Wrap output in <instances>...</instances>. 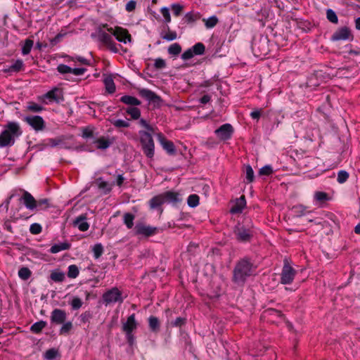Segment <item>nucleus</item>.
Here are the masks:
<instances>
[{
	"mask_svg": "<svg viewBox=\"0 0 360 360\" xmlns=\"http://www.w3.org/2000/svg\"><path fill=\"white\" fill-rule=\"evenodd\" d=\"M139 123L144 129L139 131L141 149L148 158L152 159L155 155V143L153 138V134L155 133L154 129L144 119H141Z\"/></svg>",
	"mask_w": 360,
	"mask_h": 360,
	"instance_id": "nucleus-1",
	"label": "nucleus"
},
{
	"mask_svg": "<svg viewBox=\"0 0 360 360\" xmlns=\"http://www.w3.org/2000/svg\"><path fill=\"white\" fill-rule=\"evenodd\" d=\"M255 267L247 258L239 260L233 271V281L238 285H243L247 278L254 274Z\"/></svg>",
	"mask_w": 360,
	"mask_h": 360,
	"instance_id": "nucleus-2",
	"label": "nucleus"
},
{
	"mask_svg": "<svg viewBox=\"0 0 360 360\" xmlns=\"http://www.w3.org/2000/svg\"><path fill=\"white\" fill-rule=\"evenodd\" d=\"M18 123L9 122L0 134V147L11 146L15 143V139L22 134Z\"/></svg>",
	"mask_w": 360,
	"mask_h": 360,
	"instance_id": "nucleus-3",
	"label": "nucleus"
},
{
	"mask_svg": "<svg viewBox=\"0 0 360 360\" xmlns=\"http://www.w3.org/2000/svg\"><path fill=\"white\" fill-rule=\"evenodd\" d=\"M158 231V228L147 225L143 222H137L134 227V233L145 238H148L155 235Z\"/></svg>",
	"mask_w": 360,
	"mask_h": 360,
	"instance_id": "nucleus-4",
	"label": "nucleus"
},
{
	"mask_svg": "<svg viewBox=\"0 0 360 360\" xmlns=\"http://www.w3.org/2000/svg\"><path fill=\"white\" fill-rule=\"evenodd\" d=\"M296 271L290 265L288 260H284V264L281 274V283L282 284H290L295 278Z\"/></svg>",
	"mask_w": 360,
	"mask_h": 360,
	"instance_id": "nucleus-5",
	"label": "nucleus"
},
{
	"mask_svg": "<svg viewBox=\"0 0 360 360\" xmlns=\"http://www.w3.org/2000/svg\"><path fill=\"white\" fill-rule=\"evenodd\" d=\"M103 300L105 305L115 302H122V293L117 288H112L106 291L102 296Z\"/></svg>",
	"mask_w": 360,
	"mask_h": 360,
	"instance_id": "nucleus-6",
	"label": "nucleus"
},
{
	"mask_svg": "<svg viewBox=\"0 0 360 360\" xmlns=\"http://www.w3.org/2000/svg\"><path fill=\"white\" fill-rule=\"evenodd\" d=\"M24 121L31 126L35 131H42L45 128V122L41 116H26L24 118Z\"/></svg>",
	"mask_w": 360,
	"mask_h": 360,
	"instance_id": "nucleus-7",
	"label": "nucleus"
},
{
	"mask_svg": "<svg viewBox=\"0 0 360 360\" xmlns=\"http://www.w3.org/2000/svg\"><path fill=\"white\" fill-rule=\"evenodd\" d=\"M98 40L106 46L111 51L117 53L118 51L116 44L113 41L112 36L103 31H100L98 34Z\"/></svg>",
	"mask_w": 360,
	"mask_h": 360,
	"instance_id": "nucleus-8",
	"label": "nucleus"
},
{
	"mask_svg": "<svg viewBox=\"0 0 360 360\" xmlns=\"http://www.w3.org/2000/svg\"><path fill=\"white\" fill-rule=\"evenodd\" d=\"M353 39L350 30L347 27L337 30L331 37L333 41L349 40Z\"/></svg>",
	"mask_w": 360,
	"mask_h": 360,
	"instance_id": "nucleus-9",
	"label": "nucleus"
},
{
	"mask_svg": "<svg viewBox=\"0 0 360 360\" xmlns=\"http://www.w3.org/2000/svg\"><path fill=\"white\" fill-rule=\"evenodd\" d=\"M233 128L230 124H224L215 130V134L221 140L226 141L231 138Z\"/></svg>",
	"mask_w": 360,
	"mask_h": 360,
	"instance_id": "nucleus-10",
	"label": "nucleus"
},
{
	"mask_svg": "<svg viewBox=\"0 0 360 360\" xmlns=\"http://www.w3.org/2000/svg\"><path fill=\"white\" fill-rule=\"evenodd\" d=\"M67 319L66 312L60 309H55L51 314V322L53 324L60 325L63 323Z\"/></svg>",
	"mask_w": 360,
	"mask_h": 360,
	"instance_id": "nucleus-11",
	"label": "nucleus"
},
{
	"mask_svg": "<svg viewBox=\"0 0 360 360\" xmlns=\"http://www.w3.org/2000/svg\"><path fill=\"white\" fill-rule=\"evenodd\" d=\"M44 98H47L50 102L60 103L64 100L63 91L60 89L54 88L48 91L43 96Z\"/></svg>",
	"mask_w": 360,
	"mask_h": 360,
	"instance_id": "nucleus-12",
	"label": "nucleus"
},
{
	"mask_svg": "<svg viewBox=\"0 0 360 360\" xmlns=\"http://www.w3.org/2000/svg\"><path fill=\"white\" fill-rule=\"evenodd\" d=\"M158 139L161 146L168 154L174 155L176 148L172 141L167 140L162 134H158Z\"/></svg>",
	"mask_w": 360,
	"mask_h": 360,
	"instance_id": "nucleus-13",
	"label": "nucleus"
},
{
	"mask_svg": "<svg viewBox=\"0 0 360 360\" xmlns=\"http://www.w3.org/2000/svg\"><path fill=\"white\" fill-rule=\"evenodd\" d=\"M235 233L237 239L242 242L249 241L252 236V231L244 226L238 227L235 231Z\"/></svg>",
	"mask_w": 360,
	"mask_h": 360,
	"instance_id": "nucleus-14",
	"label": "nucleus"
},
{
	"mask_svg": "<svg viewBox=\"0 0 360 360\" xmlns=\"http://www.w3.org/2000/svg\"><path fill=\"white\" fill-rule=\"evenodd\" d=\"M113 35L116 39L120 42L127 43V40L131 41V35L128 33L126 29L120 27H116L113 31Z\"/></svg>",
	"mask_w": 360,
	"mask_h": 360,
	"instance_id": "nucleus-15",
	"label": "nucleus"
},
{
	"mask_svg": "<svg viewBox=\"0 0 360 360\" xmlns=\"http://www.w3.org/2000/svg\"><path fill=\"white\" fill-rule=\"evenodd\" d=\"M113 137L101 136L94 141L96 148L100 150H105L109 148L114 142Z\"/></svg>",
	"mask_w": 360,
	"mask_h": 360,
	"instance_id": "nucleus-16",
	"label": "nucleus"
},
{
	"mask_svg": "<svg viewBox=\"0 0 360 360\" xmlns=\"http://www.w3.org/2000/svg\"><path fill=\"white\" fill-rule=\"evenodd\" d=\"M139 94L141 97L150 102L158 103L161 101L159 96H158L155 92L147 89H139Z\"/></svg>",
	"mask_w": 360,
	"mask_h": 360,
	"instance_id": "nucleus-17",
	"label": "nucleus"
},
{
	"mask_svg": "<svg viewBox=\"0 0 360 360\" xmlns=\"http://www.w3.org/2000/svg\"><path fill=\"white\" fill-rule=\"evenodd\" d=\"M21 200H23L24 205L27 209L34 210L37 208V200L29 192L24 191Z\"/></svg>",
	"mask_w": 360,
	"mask_h": 360,
	"instance_id": "nucleus-18",
	"label": "nucleus"
},
{
	"mask_svg": "<svg viewBox=\"0 0 360 360\" xmlns=\"http://www.w3.org/2000/svg\"><path fill=\"white\" fill-rule=\"evenodd\" d=\"M137 327V322L135 319V314L130 315L122 326V330L125 333H132Z\"/></svg>",
	"mask_w": 360,
	"mask_h": 360,
	"instance_id": "nucleus-19",
	"label": "nucleus"
},
{
	"mask_svg": "<svg viewBox=\"0 0 360 360\" xmlns=\"http://www.w3.org/2000/svg\"><path fill=\"white\" fill-rule=\"evenodd\" d=\"M96 184L98 186V188L103 191V192L105 194L109 193L111 191L112 187L115 186V183L114 181L112 182H108L105 181L102 177H99L96 181Z\"/></svg>",
	"mask_w": 360,
	"mask_h": 360,
	"instance_id": "nucleus-20",
	"label": "nucleus"
},
{
	"mask_svg": "<svg viewBox=\"0 0 360 360\" xmlns=\"http://www.w3.org/2000/svg\"><path fill=\"white\" fill-rule=\"evenodd\" d=\"M245 205V198L244 195H242L236 200L235 204L231 207L230 212L232 214L241 213Z\"/></svg>",
	"mask_w": 360,
	"mask_h": 360,
	"instance_id": "nucleus-21",
	"label": "nucleus"
},
{
	"mask_svg": "<svg viewBox=\"0 0 360 360\" xmlns=\"http://www.w3.org/2000/svg\"><path fill=\"white\" fill-rule=\"evenodd\" d=\"M86 217L84 215H80L75 219L74 221V224L77 226L78 229L81 231H86L89 229V225L86 221Z\"/></svg>",
	"mask_w": 360,
	"mask_h": 360,
	"instance_id": "nucleus-22",
	"label": "nucleus"
},
{
	"mask_svg": "<svg viewBox=\"0 0 360 360\" xmlns=\"http://www.w3.org/2000/svg\"><path fill=\"white\" fill-rule=\"evenodd\" d=\"M264 314L265 317H268L271 321H276L275 319H283V316L281 311L275 309H269L266 310Z\"/></svg>",
	"mask_w": 360,
	"mask_h": 360,
	"instance_id": "nucleus-23",
	"label": "nucleus"
},
{
	"mask_svg": "<svg viewBox=\"0 0 360 360\" xmlns=\"http://www.w3.org/2000/svg\"><path fill=\"white\" fill-rule=\"evenodd\" d=\"M163 199L165 202H176L179 201V193L173 191H167L162 194Z\"/></svg>",
	"mask_w": 360,
	"mask_h": 360,
	"instance_id": "nucleus-24",
	"label": "nucleus"
},
{
	"mask_svg": "<svg viewBox=\"0 0 360 360\" xmlns=\"http://www.w3.org/2000/svg\"><path fill=\"white\" fill-rule=\"evenodd\" d=\"M120 101L127 105H131V107H135L141 105V101L131 96H123L121 97Z\"/></svg>",
	"mask_w": 360,
	"mask_h": 360,
	"instance_id": "nucleus-25",
	"label": "nucleus"
},
{
	"mask_svg": "<svg viewBox=\"0 0 360 360\" xmlns=\"http://www.w3.org/2000/svg\"><path fill=\"white\" fill-rule=\"evenodd\" d=\"M148 325L150 330L153 333H158L160 330V321L159 319L153 316L148 318Z\"/></svg>",
	"mask_w": 360,
	"mask_h": 360,
	"instance_id": "nucleus-26",
	"label": "nucleus"
},
{
	"mask_svg": "<svg viewBox=\"0 0 360 360\" xmlns=\"http://www.w3.org/2000/svg\"><path fill=\"white\" fill-rule=\"evenodd\" d=\"M103 82L105 89L109 94H113L115 91V84L111 76L105 77Z\"/></svg>",
	"mask_w": 360,
	"mask_h": 360,
	"instance_id": "nucleus-27",
	"label": "nucleus"
},
{
	"mask_svg": "<svg viewBox=\"0 0 360 360\" xmlns=\"http://www.w3.org/2000/svg\"><path fill=\"white\" fill-rule=\"evenodd\" d=\"M70 247V243H61L60 244H55L51 248V253H58L62 250H68Z\"/></svg>",
	"mask_w": 360,
	"mask_h": 360,
	"instance_id": "nucleus-28",
	"label": "nucleus"
},
{
	"mask_svg": "<svg viewBox=\"0 0 360 360\" xmlns=\"http://www.w3.org/2000/svg\"><path fill=\"white\" fill-rule=\"evenodd\" d=\"M200 15L198 13L189 12L187 13L184 17V20L187 24L193 23L200 19Z\"/></svg>",
	"mask_w": 360,
	"mask_h": 360,
	"instance_id": "nucleus-29",
	"label": "nucleus"
},
{
	"mask_svg": "<svg viewBox=\"0 0 360 360\" xmlns=\"http://www.w3.org/2000/svg\"><path fill=\"white\" fill-rule=\"evenodd\" d=\"M165 202L162 195L153 197L150 200V207L151 209H155Z\"/></svg>",
	"mask_w": 360,
	"mask_h": 360,
	"instance_id": "nucleus-30",
	"label": "nucleus"
},
{
	"mask_svg": "<svg viewBox=\"0 0 360 360\" xmlns=\"http://www.w3.org/2000/svg\"><path fill=\"white\" fill-rule=\"evenodd\" d=\"M46 326V322L44 321H39L34 323L30 327V330L34 333H39Z\"/></svg>",
	"mask_w": 360,
	"mask_h": 360,
	"instance_id": "nucleus-31",
	"label": "nucleus"
},
{
	"mask_svg": "<svg viewBox=\"0 0 360 360\" xmlns=\"http://www.w3.org/2000/svg\"><path fill=\"white\" fill-rule=\"evenodd\" d=\"M32 275V271L29 268L23 266L18 270V276L23 281L28 280Z\"/></svg>",
	"mask_w": 360,
	"mask_h": 360,
	"instance_id": "nucleus-32",
	"label": "nucleus"
},
{
	"mask_svg": "<svg viewBox=\"0 0 360 360\" xmlns=\"http://www.w3.org/2000/svg\"><path fill=\"white\" fill-rule=\"evenodd\" d=\"M50 278L55 282H62L65 279V274L60 271H53L50 275Z\"/></svg>",
	"mask_w": 360,
	"mask_h": 360,
	"instance_id": "nucleus-33",
	"label": "nucleus"
},
{
	"mask_svg": "<svg viewBox=\"0 0 360 360\" xmlns=\"http://www.w3.org/2000/svg\"><path fill=\"white\" fill-rule=\"evenodd\" d=\"M126 112L129 115L133 120H137L141 116L140 110L135 107H129L126 109Z\"/></svg>",
	"mask_w": 360,
	"mask_h": 360,
	"instance_id": "nucleus-34",
	"label": "nucleus"
},
{
	"mask_svg": "<svg viewBox=\"0 0 360 360\" xmlns=\"http://www.w3.org/2000/svg\"><path fill=\"white\" fill-rule=\"evenodd\" d=\"M124 223L128 229L134 226V215L131 213H125L123 216Z\"/></svg>",
	"mask_w": 360,
	"mask_h": 360,
	"instance_id": "nucleus-35",
	"label": "nucleus"
},
{
	"mask_svg": "<svg viewBox=\"0 0 360 360\" xmlns=\"http://www.w3.org/2000/svg\"><path fill=\"white\" fill-rule=\"evenodd\" d=\"M23 67V62L21 60H17L13 65H11L8 70L5 72H19Z\"/></svg>",
	"mask_w": 360,
	"mask_h": 360,
	"instance_id": "nucleus-36",
	"label": "nucleus"
},
{
	"mask_svg": "<svg viewBox=\"0 0 360 360\" xmlns=\"http://www.w3.org/2000/svg\"><path fill=\"white\" fill-rule=\"evenodd\" d=\"M181 47L177 43L172 44L168 48L169 54L172 55V56H177L181 53Z\"/></svg>",
	"mask_w": 360,
	"mask_h": 360,
	"instance_id": "nucleus-37",
	"label": "nucleus"
},
{
	"mask_svg": "<svg viewBox=\"0 0 360 360\" xmlns=\"http://www.w3.org/2000/svg\"><path fill=\"white\" fill-rule=\"evenodd\" d=\"M79 273V269L75 264H72L68 266V276L69 278H75L78 276Z\"/></svg>",
	"mask_w": 360,
	"mask_h": 360,
	"instance_id": "nucleus-38",
	"label": "nucleus"
},
{
	"mask_svg": "<svg viewBox=\"0 0 360 360\" xmlns=\"http://www.w3.org/2000/svg\"><path fill=\"white\" fill-rule=\"evenodd\" d=\"M191 49L195 55H202L205 51V46L201 42L195 44Z\"/></svg>",
	"mask_w": 360,
	"mask_h": 360,
	"instance_id": "nucleus-39",
	"label": "nucleus"
},
{
	"mask_svg": "<svg viewBox=\"0 0 360 360\" xmlns=\"http://www.w3.org/2000/svg\"><path fill=\"white\" fill-rule=\"evenodd\" d=\"M187 203L189 207H195L199 204V197L196 194L190 195L187 200Z\"/></svg>",
	"mask_w": 360,
	"mask_h": 360,
	"instance_id": "nucleus-40",
	"label": "nucleus"
},
{
	"mask_svg": "<svg viewBox=\"0 0 360 360\" xmlns=\"http://www.w3.org/2000/svg\"><path fill=\"white\" fill-rule=\"evenodd\" d=\"M33 44L34 43L32 40L30 39H26L24 45L22 47V53L23 55H27L28 53H30L33 46Z\"/></svg>",
	"mask_w": 360,
	"mask_h": 360,
	"instance_id": "nucleus-41",
	"label": "nucleus"
},
{
	"mask_svg": "<svg viewBox=\"0 0 360 360\" xmlns=\"http://www.w3.org/2000/svg\"><path fill=\"white\" fill-rule=\"evenodd\" d=\"M168 32L166 34H163L162 32L160 34L161 37L167 41H173L176 39L177 34L174 31H170L169 28L167 27Z\"/></svg>",
	"mask_w": 360,
	"mask_h": 360,
	"instance_id": "nucleus-42",
	"label": "nucleus"
},
{
	"mask_svg": "<svg viewBox=\"0 0 360 360\" xmlns=\"http://www.w3.org/2000/svg\"><path fill=\"white\" fill-rule=\"evenodd\" d=\"M327 19L332 23L337 24L338 22V18L334 11L329 8L326 11Z\"/></svg>",
	"mask_w": 360,
	"mask_h": 360,
	"instance_id": "nucleus-43",
	"label": "nucleus"
},
{
	"mask_svg": "<svg viewBox=\"0 0 360 360\" xmlns=\"http://www.w3.org/2000/svg\"><path fill=\"white\" fill-rule=\"evenodd\" d=\"M63 326H61L60 329V335H66L70 333V331L72 328V323L71 321L64 322L62 323Z\"/></svg>",
	"mask_w": 360,
	"mask_h": 360,
	"instance_id": "nucleus-44",
	"label": "nucleus"
},
{
	"mask_svg": "<svg viewBox=\"0 0 360 360\" xmlns=\"http://www.w3.org/2000/svg\"><path fill=\"white\" fill-rule=\"evenodd\" d=\"M207 28L214 27L218 22V18L216 16H212L207 19H203Z\"/></svg>",
	"mask_w": 360,
	"mask_h": 360,
	"instance_id": "nucleus-45",
	"label": "nucleus"
},
{
	"mask_svg": "<svg viewBox=\"0 0 360 360\" xmlns=\"http://www.w3.org/2000/svg\"><path fill=\"white\" fill-rule=\"evenodd\" d=\"M245 176L248 183L252 182L254 180V172L250 165L245 167Z\"/></svg>",
	"mask_w": 360,
	"mask_h": 360,
	"instance_id": "nucleus-46",
	"label": "nucleus"
},
{
	"mask_svg": "<svg viewBox=\"0 0 360 360\" xmlns=\"http://www.w3.org/2000/svg\"><path fill=\"white\" fill-rule=\"evenodd\" d=\"M93 252L96 259L99 258L103 252V248L101 244H96L93 248Z\"/></svg>",
	"mask_w": 360,
	"mask_h": 360,
	"instance_id": "nucleus-47",
	"label": "nucleus"
},
{
	"mask_svg": "<svg viewBox=\"0 0 360 360\" xmlns=\"http://www.w3.org/2000/svg\"><path fill=\"white\" fill-rule=\"evenodd\" d=\"M348 178H349V174L347 172H346L345 170H340L338 173L337 180L340 184L345 183L347 180Z\"/></svg>",
	"mask_w": 360,
	"mask_h": 360,
	"instance_id": "nucleus-48",
	"label": "nucleus"
},
{
	"mask_svg": "<svg viewBox=\"0 0 360 360\" xmlns=\"http://www.w3.org/2000/svg\"><path fill=\"white\" fill-rule=\"evenodd\" d=\"M27 110L33 112H39L43 110V107L34 103L31 102L28 103L27 107Z\"/></svg>",
	"mask_w": 360,
	"mask_h": 360,
	"instance_id": "nucleus-49",
	"label": "nucleus"
},
{
	"mask_svg": "<svg viewBox=\"0 0 360 360\" xmlns=\"http://www.w3.org/2000/svg\"><path fill=\"white\" fill-rule=\"evenodd\" d=\"M58 355V351L53 348L48 349L45 353V358L48 360L54 359Z\"/></svg>",
	"mask_w": 360,
	"mask_h": 360,
	"instance_id": "nucleus-50",
	"label": "nucleus"
},
{
	"mask_svg": "<svg viewBox=\"0 0 360 360\" xmlns=\"http://www.w3.org/2000/svg\"><path fill=\"white\" fill-rule=\"evenodd\" d=\"M112 123L115 127H116L117 128L129 127V123L127 121L122 120H114L112 122Z\"/></svg>",
	"mask_w": 360,
	"mask_h": 360,
	"instance_id": "nucleus-51",
	"label": "nucleus"
},
{
	"mask_svg": "<svg viewBox=\"0 0 360 360\" xmlns=\"http://www.w3.org/2000/svg\"><path fill=\"white\" fill-rule=\"evenodd\" d=\"M41 226L40 224L34 223L31 224L30 227V231L32 234H39L41 232Z\"/></svg>",
	"mask_w": 360,
	"mask_h": 360,
	"instance_id": "nucleus-52",
	"label": "nucleus"
},
{
	"mask_svg": "<svg viewBox=\"0 0 360 360\" xmlns=\"http://www.w3.org/2000/svg\"><path fill=\"white\" fill-rule=\"evenodd\" d=\"M154 67L158 69H163L166 67V62L162 58H157L155 60Z\"/></svg>",
	"mask_w": 360,
	"mask_h": 360,
	"instance_id": "nucleus-53",
	"label": "nucleus"
},
{
	"mask_svg": "<svg viewBox=\"0 0 360 360\" xmlns=\"http://www.w3.org/2000/svg\"><path fill=\"white\" fill-rule=\"evenodd\" d=\"M315 199L317 201L323 202L328 200V194L325 192L319 191L315 193Z\"/></svg>",
	"mask_w": 360,
	"mask_h": 360,
	"instance_id": "nucleus-54",
	"label": "nucleus"
},
{
	"mask_svg": "<svg viewBox=\"0 0 360 360\" xmlns=\"http://www.w3.org/2000/svg\"><path fill=\"white\" fill-rule=\"evenodd\" d=\"M57 70L61 74H67L71 73L72 68L66 65L60 64L57 68Z\"/></svg>",
	"mask_w": 360,
	"mask_h": 360,
	"instance_id": "nucleus-55",
	"label": "nucleus"
},
{
	"mask_svg": "<svg viewBox=\"0 0 360 360\" xmlns=\"http://www.w3.org/2000/svg\"><path fill=\"white\" fill-rule=\"evenodd\" d=\"M273 172V169L271 166L265 165L259 169V175H270Z\"/></svg>",
	"mask_w": 360,
	"mask_h": 360,
	"instance_id": "nucleus-56",
	"label": "nucleus"
},
{
	"mask_svg": "<svg viewBox=\"0 0 360 360\" xmlns=\"http://www.w3.org/2000/svg\"><path fill=\"white\" fill-rule=\"evenodd\" d=\"M82 305V300L79 297H74L71 302V306L73 309H78Z\"/></svg>",
	"mask_w": 360,
	"mask_h": 360,
	"instance_id": "nucleus-57",
	"label": "nucleus"
},
{
	"mask_svg": "<svg viewBox=\"0 0 360 360\" xmlns=\"http://www.w3.org/2000/svg\"><path fill=\"white\" fill-rule=\"evenodd\" d=\"M160 12H161L162 16L164 17L165 22H171V16H170L169 9L166 7H164V8H161Z\"/></svg>",
	"mask_w": 360,
	"mask_h": 360,
	"instance_id": "nucleus-58",
	"label": "nucleus"
},
{
	"mask_svg": "<svg viewBox=\"0 0 360 360\" xmlns=\"http://www.w3.org/2000/svg\"><path fill=\"white\" fill-rule=\"evenodd\" d=\"M195 56L192 49H188V50H186V51H184L183 53V54L181 55V58L183 60H189L191 58H192L193 56Z\"/></svg>",
	"mask_w": 360,
	"mask_h": 360,
	"instance_id": "nucleus-59",
	"label": "nucleus"
},
{
	"mask_svg": "<svg viewBox=\"0 0 360 360\" xmlns=\"http://www.w3.org/2000/svg\"><path fill=\"white\" fill-rule=\"evenodd\" d=\"M49 207V200L46 198L40 199L37 200V207L39 209H44Z\"/></svg>",
	"mask_w": 360,
	"mask_h": 360,
	"instance_id": "nucleus-60",
	"label": "nucleus"
},
{
	"mask_svg": "<svg viewBox=\"0 0 360 360\" xmlns=\"http://www.w3.org/2000/svg\"><path fill=\"white\" fill-rule=\"evenodd\" d=\"M186 323V319L182 317H177L173 322H172V326L175 327H180L184 325Z\"/></svg>",
	"mask_w": 360,
	"mask_h": 360,
	"instance_id": "nucleus-61",
	"label": "nucleus"
},
{
	"mask_svg": "<svg viewBox=\"0 0 360 360\" xmlns=\"http://www.w3.org/2000/svg\"><path fill=\"white\" fill-rule=\"evenodd\" d=\"M172 9L174 14L176 16L179 15L183 10V6L178 4H174L172 5Z\"/></svg>",
	"mask_w": 360,
	"mask_h": 360,
	"instance_id": "nucleus-62",
	"label": "nucleus"
},
{
	"mask_svg": "<svg viewBox=\"0 0 360 360\" xmlns=\"http://www.w3.org/2000/svg\"><path fill=\"white\" fill-rule=\"evenodd\" d=\"M136 2L134 0H131L126 4L125 8L127 11L132 12L136 9Z\"/></svg>",
	"mask_w": 360,
	"mask_h": 360,
	"instance_id": "nucleus-63",
	"label": "nucleus"
},
{
	"mask_svg": "<svg viewBox=\"0 0 360 360\" xmlns=\"http://www.w3.org/2000/svg\"><path fill=\"white\" fill-rule=\"evenodd\" d=\"M63 143V140L60 138L51 139L49 141V143L52 147H56L60 145Z\"/></svg>",
	"mask_w": 360,
	"mask_h": 360,
	"instance_id": "nucleus-64",
	"label": "nucleus"
}]
</instances>
